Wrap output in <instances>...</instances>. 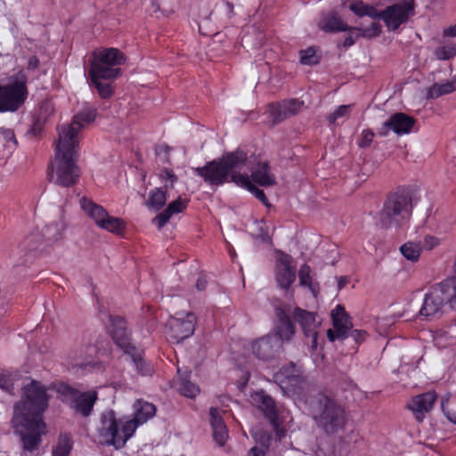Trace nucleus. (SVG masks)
I'll return each instance as SVG.
<instances>
[{"label":"nucleus","mask_w":456,"mask_h":456,"mask_svg":"<svg viewBox=\"0 0 456 456\" xmlns=\"http://www.w3.org/2000/svg\"><path fill=\"white\" fill-rule=\"evenodd\" d=\"M224 411L216 407H211L209 410L210 424L211 427H217L225 425L223 419Z\"/></svg>","instance_id":"obj_48"},{"label":"nucleus","mask_w":456,"mask_h":456,"mask_svg":"<svg viewBox=\"0 0 456 456\" xmlns=\"http://www.w3.org/2000/svg\"><path fill=\"white\" fill-rule=\"evenodd\" d=\"M46 391L41 382L29 379L22 387L21 400L14 406L12 424L20 433L26 451L21 456H28L27 452L37 449L45 432L42 415L48 407Z\"/></svg>","instance_id":"obj_1"},{"label":"nucleus","mask_w":456,"mask_h":456,"mask_svg":"<svg viewBox=\"0 0 456 456\" xmlns=\"http://www.w3.org/2000/svg\"><path fill=\"white\" fill-rule=\"evenodd\" d=\"M268 452H269L268 449H265L259 445H255L248 451V456H266V453Z\"/></svg>","instance_id":"obj_51"},{"label":"nucleus","mask_w":456,"mask_h":456,"mask_svg":"<svg viewBox=\"0 0 456 456\" xmlns=\"http://www.w3.org/2000/svg\"><path fill=\"white\" fill-rule=\"evenodd\" d=\"M303 106V102L291 99L277 104L268 106V118L273 125L282 119L297 113Z\"/></svg>","instance_id":"obj_21"},{"label":"nucleus","mask_w":456,"mask_h":456,"mask_svg":"<svg viewBox=\"0 0 456 456\" xmlns=\"http://www.w3.org/2000/svg\"><path fill=\"white\" fill-rule=\"evenodd\" d=\"M300 61L302 64L312 65L318 61L316 51L313 47H309L300 52Z\"/></svg>","instance_id":"obj_47"},{"label":"nucleus","mask_w":456,"mask_h":456,"mask_svg":"<svg viewBox=\"0 0 456 456\" xmlns=\"http://www.w3.org/2000/svg\"><path fill=\"white\" fill-rule=\"evenodd\" d=\"M440 243V240L434 235H426L421 245L422 249L431 250L437 247Z\"/></svg>","instance_id":"obj_50"},{"label":"nucleus","mask_w":456,"mask_h":456,"mask_svg":"<svg viewBox=\"0 0 456 456\" xmlns=\"http://www.w3.org/2000/svg\"><path fill=\"white\" fill-rule=\"evenodd\" d=\"M38 63H39V61L37 57H31L29 60H28V69H35L37 68L38 66Z\"/></svg>","instance_id":"obj_53"},{"label":"nucleus","mask_w":456,"mask_h":456,"mask_svg":"<svg viewBox=\"0 0 456 456\" xmlns=\"http://www.w3.org/2000/svg\"><path fill=\"white\" fill-rule=\"evenodd\" d=\"M250 403L257 407L264 415L270 420L273 425L274 430L276 431V436L278 439H281L285 436V430L279 428V424L277 421V413L274 403L273 399L265 395L264 391H256L250 395Z\"/></svg>","instance_id":"obj_16"},{"label":"nucleus","mask_w":456,"mask_h":456,"mask_svg":"<svg viewBox=\"0 0 456 456\" xmlns=\"http://www.w3.org/2000/svg\"><path fill=\"white\" fill-rule=\"evenodd\" d=\"M89 363H90V362H80L78 360H76L75 362H74V366L75 367H79V368H84V367H86Z\"/></svg>","instance_id":"obj_57"},{"label":"nucleus","mask_w":456,"mask_h":456,"mask_svg":"<svg viewBox=\"0 0 456 456\" xmlns=\"http://www.w3.org/2000/svg\"><path fill=\"white\" fill-rule=\"evenodd\" d=\"M247 156L242 151L224 155L220 160L211 161L195 172L210 185H221L232 181L239 184L243 173L248 170Z\"/></svg>","instance_id":"obj_4"},{"label":"nucleus","mask_w":456,"mask_h":456,"mask_svg":"<svg viewBox=\"0 0 456 456\" xmlns=\"http://www.w3.org/2000/svg\"><path fill=\"white\" fill-rule=\"evenodd\" d=\"M456 90V79L446 82L444 84H436L430 87L428 94L430 97H439L443 94H447Z\"/></svg>","instance_id":"obj_38"},{"label":"nucleus","mask_w":456,"mask_h":456,"mask_svg":"<svg viewBox=\"0 0 456 456\" xmlns=\"http://www.w3.org/2000/svg\"><path fill=\"white\" fill-rule=\"evenodd\" d=\"M156 413V407L153 403L144 401L142 399L136 400L133 404V418L124 417L126 421H131L134 424L135 430L141 425L146 423L149 419L153 418Z\"/></svg>","instance_id":"obj_25"},{"label":"nucleus","mask_w":456,"mask_h":456,"mask_svg":"<svg viewBox=\"0 0 456 456\" xmlns=\"http://www.w3.org/2000/svg\"><path fill=\"white\" fill-rule=\"evenodd\" d=\"M294 318L302 326L305 336L310 338V347L313 350L317 349V329L321 322L316 319L314 313L306 312L299 308L295 310Z\"/></svg>","instance_id":"obj_19"},{"label":"nucleus","mask_w":456,"mask_h":456,"mask_svg":"<svg viewBox=\"0 0 456 456\" xmlns=\"http://www.w3.org/2000/svg\"><path fill=\"white\" fill-rule=\"evenodd\" d=\"M188 202L189 200L186 197L178 196L176 200L171 201L166 209L153 219V224H155L159 229H161L174 215L182 213L186 209Z\"/></svg>","instance_id":"obj_26"},{"label":"nucleus","mask_w":456,"mask_h":456,"mask_svg":"<svg viewBox=\"0 0 456 456\" xmlns=\"http://www.w3.org/2000/svg\"><path fill=\"white\" fill-rule=\"evenodd\" d=\"M248 170H246L244 173H243V175L239 183V186L248 190V191H250L252 194L255 195V197L256 199H258L261 202H263L264 204L267 205V198L265 194V192L256 188L250 181L249 179V176L247 173Z\"/></svg>","instance_id":"obj_36"},{"label":"nucleus","mask_w":456,"mask_h":456,"mask_svg":"<svg viewBox=\"0 0 456 456\" xmlns=\"http://www.w3.org/2000/svg\"><path fill=\"white\" fill-rule=\"evenodd\" d=\"M28 97L27 76L23 71L11 77L7 83L0 84V112H14Z\"/></svg>","instance_id":"obj_8"},{"label":"nucleus","mask_w":456,"mask_h":456,"mask_svg":"<svg viewBox=\"0 0 456 456\" xmlns=\"http://www.w3.org/2000/svg\"><path fill=\"white\" fill-rule=\"evenodd\" d=\"M349 9L359 17L369 16L374 20L379 17V10L376 7L366 4L361 0L352 1L349 4Z\"/></svg>","instance_id":"obj_31"},{"label":"nucleus","mask_w":456,"mask_h":456,"mask_svg":"<svg viewBox=\"0 0 456 456\" xmlns=\"http://www.w3.org/2000/svg\"><path fill=\"white\" fill-rule=\"evenodd\" d=\"M413 201L414 193L409 188H399L391 193L379 215L381 226L387 229L403 228L411 218Z\"/></svg>","instance_id":"obj_5"},{"label":"nucleus","mask_w":456,"mask_h":456,"mask_svg":"<svg viewBox=\"0 0 456 456\" xmlns=\"http://www.w3.org/2000/svg\"><path fill=\"white\" fill-rule=\"evenodd\" d=\"M452 422H455L456 423V419H450Z\"/></svg>","instance_id":"obj_58"},{"label":"nucleus","mask_w":456,"mask_h":456,"mask_svg":"<svg viewBox=\"0 0 456 456\" xmlns=\"http://www.w3.org/2000/svg\"><path fill=\"white\" fill-rule=\"evenodd\" d=\"M334 330H327V337L330 341L343 339L347 337L351 323L345 309L341 305H337L331 312Z\"/></svg>","instance_id":"obj_20"},{"label":"nucleus","mask_w":456,"mask_h":456,"mask_svg":"<svg viewBox=\"0 0 456 456\" xmlns=\"http://www.w3.org/2000/svg\"><path fill=\"white\" fill-rule=\"evenodd\" d=\"M436 395L434 392H428L414 396L408 403V408L414 415L417 421L424 420L425 416L434 406Z\"/></svg>","instance_id":"obj_23"},{"label":"nucleus","mask_w":456,"mask_h":456,"mask_svg":"<svg viewBox=\"0 0 456 456\" xmlns=\"http://www.w3.org/2000/svg\"><path fill=\"white\" fill-rule=\"evenodd\" d=\"M455 295L451 299V305L456 309V281L454 284ZM434 342L436 346L444 348L456 343V324L450 326L448 330H440L434 336Z\"/></svg>","instance_id":"obj_27"},{"label":"nucleus","mask_w":456,"mask_h":456,"mask_svg":"<svg viewBox=\"0 0 456 456\" xmlns=\"http://www.w3.org/2000/svg\"><path fill=\"white\" fill-rule=\"evenodd\" d=\"M414 123V119L407 114L395 113L383 124V131L380 133L387 135L389 131H393L398 135L405 134L411 131Z\"/></svg>","instance_id":"obj_24"},{"label":"nucleus","mask_w":456,"mask_h":456,"mask_svg":"<svg viewBox=\"0 0 456 456\" xmlns=\"http://www.w3.org/2000/svg\"><path fill=\"white\" fill-rule=\"evenodd\" d=\"M298 277L300 285L308 289L314 297H317L319 293V284L312 275V270L307 265H303L300 267Z\"/></svg>","instance_id":"obj_30"},{"label":"nucleus","mask_w":456,"mask_h":456,"mask_svg":"<svg viewBox=\"0 0 456 456\" xmlns=\"http://www.w3.org/2000/svg\"><path fill=\"white\" fill-rule=\"evenodd\" d=\"M353 105H341L338 107L332 113L328 116L330 124L334 125L339 119L348 118Z\"/></svg>","instance_id":"obj_42"},{"label":"nucleus","mask_w":456,"mask_h":456,"mask_svg":"<svg viewBox=\"0 0 456 456\" xmlns=\"http://www.w3.org/2000/svg\"><path fill=\"white\" fill-rule=\"evenodd\" d=\"M414 1L401 0L399 3L379 11L378 19L382 20L389 31L396 30L401 25L406 23L413 14Z\"/></svg>","instance_id":"obj_13"},{"label":"nucleus","mask_w":456,"mask_h":456,"mask_svg":"<svg viewBox=\"0 0 456 456\" xmlns=\"http://www.w3.org/2000/svg\"><path fill=\"white\" fill-rule=\"evenodd\" d=\"M358 30L363 37L372 38L380 35L382 26L378 22H371L370 26L360 28Z\"/></svg>","instance_id":"obj_45"},{"label":"nucleus","mask_w":456,"mask_h":456,"mask_svg":"<svg viewBox=\"0 0 456 456\" xmlns=\"http://www.w3.org/2000/svg\"><path fill=\"white\" fill-rule=\"evenodd\" d=\"M159 176L160 181L164 183L163 189L166 192L168 189H173L175 183L177 182V176L171 169L165 168L161 170Z\"/></svg>","instance_id":"obj_43"},{"label":"nucleus","mask_w":456,"mask_h":456,"mask_svg":"<svg viewBox=\"0 0 456 456\" xmlns=\"http://www.w3.org/2000/svg\"><path fill=\"white\" fill-rule=\"evenodd\" d=\"M422 251L420 242L409 240L400 247L401 254L409 261L416 262L419 260Z\"/></svg>","instance_id":"obj_34"},{"label":"nucleus","mask_w":456,"mask_h":456,"mask_svg":"<svg viewBox=\"0 0 456 456\" xmlns=\"http://www.w3.org/2000/svg\"><path fill=\"white\" fill-rule=\"evenodd\" d=\"M275 277L278 285L282 289H289L296 279V269L293 265V259L284 253H278Z\"/></svg>","instance_id":"obj_18"},{"label":"nucleus","mask_w":456,"mask_h":456,"mask_svg":"<svg viewBox=\"0 0 456 456\" xmlns=\"http://www.w3.org/2000/svg\"><path fill=\"white\" fill-rule=\"evenodd\" d=\"M374 134L370 130H363L361 134L360 139L358 140L359 147L364 148L370 146Z\"/></svg>","instance_id":"obj_49"},{"label":"nucleus","mask_w":456,"mask_h":456,"mask_svg":"<svg viewBox=\"0 0 456 456\" xmlns=\"http://www.w3.org/2000/svg\"><path fill=\"white\" fill-rule=\"evenodd\" d=\"M206 284H207V281H206L205 278H203V277L198 278L197 284H196L198 289H200V290L204 289L206 288Z\"/></svg>","instance_id":"obj_54"},{"label":"nucleus","mask_w":456,"mask_h":456,"mask_svg":"<svg viewBox=\"0 0 456 456\" xmlns=\"http://www.w3.org/2000/svg\"><path fill=\"white\" fill-rule=\"evenodd\" d=\"M196 317L192 313H176L167 322L171 338L180 342L191 337L195 330Z\"/></svg>","instance_id":"obj_14"},{"label":"nucleus","mask_w":456,"mask_h":456,"mask_svg":"<svg viewBox=\"0 0 456 456\" xmlns=\"http://www.w3.org/2000/svg\"><path fill=\"white\" fill-rule=\"evenodd\" d=\"M444 35L448 37H456V25L452 26L444 30Z\"/></svg>","instance_id":"obj_55"},{"label":"nucleus","mask_w":456,"mask_h":456,"mask_svg":"<svg viewBox=\"0 0 456 456\" xmlns=\"http://www.w3.org/2000/svg\"><path fill=\"white\" fill-rule=\"evenodd\" d=\"M252 179L261 186L275 184V176L272 174L269 165L266 162H259L252 169Z\"/></svg>","instance_id":"obj_28"},{"label":"nucleus","mask_w":456,"mask_h":456,"mask_svg":"<svg viewBox=\"0 0 456 456\" xmlns=\"http://www.w3.org/2000/svg\"><path fill=\"white\" fill-rule=\"evenodd\" d=\"M320 27L327 31H345L347 26L335 13H330L321 22Z\"/></svg>","instance_id":"obj_35"},{"label":"nucleus","mask_w":456,"mask_h":456,"mask_svg":"<svg viewBox=\"0 0 456 456\" xmlns=\"http://www.w3.org/2000/svg\"><path fill=\"white\" fill-rule=\"evenodd\" d=\"M348 282V279L346 277H340L338 281V289H341L343 287H345Z\"/></svg>","instance_id":"obj_56"},{"label":"nucleus","mask_w":456,"mask_h":456,"mask_svg":"<svg viewBox=\"0 0 456 456\" xmlns=\"http://www.w3.org/2000/svg\"><path fill=\"white\" fill-rule=\"evenodd\" d=\"M124 61L123 53L117 48H102L93 53L89 76L101 97L108 98L112 94V88L107 81L120 74L119 66Z\"/></svg>","instance_id":"obj_3"},{"label":"nucleus","mask_w":456,"mask_h":456,"mask_svg":"<svg viewBox=\"0 0 456 456\" xmlns=\"http://www.w3.org/2000/svg\"><path fill=\"white\" fill-rule=\"evenodd\" d=\"M281 348V339L276 335H267L252 343L253 354L261 360L274 356Z\"/></svg>","instance_id":"obj_22"},{"label":"nucleus","mask_w":456,"mask_h":456,"mask_svg":"<svg viewBox=\"0 0 456 456\" xmlns=\"http://www.w3.org/2000/svg\"><path fill=\"white\" fill-rule=\"evenodd\" d=\"M176 389L181 395L189 398L196 397L200 393V387L186 379H179L176 383Z\"/></svg>","instance_id":"obj_37"},{"label":"nucleus","mask_w":456,"mask_h":456,"mask_svg":"<svg viewBox=\"0 0 456 456\" xmlns=\"http://www.w3.org/2000/svg\"><path fill=\"white\" fill-rule=\"evenodd\" d=\"M66 230V223L62 218L53 221L45 225L43 235L48 241H58L63 238Z\"/></svg>","instance_id":"obj_29"},{"label":"nucleus","mask_w":456,"mask_h":456,"mask_svg":"<svg viewBox=\"0 0 456 456\" xmlns=\"http://www.w3.org/2000/svg\"><path fill=\"white\" fill-rule=\"evenodd\" d=\"M250 433L256 443V445H259L269 450L271 436L267 432L261 429L260 428H254L250 430Z\"/></svg>","instance_id":"obj_40"},{"label":"nucleus","mask_w":456,"mask_h":456,"mask_svg":"<svg viewBox=\"0 0 456 456\" xmlns=\"http://www.w3.org/2000/svg\"><path fill=\"white\" fill-rule=\"evenodd\" d=\"M111 336L115 343L121 347L124 352L130 356L137 371L142 375H149L152 372V368L150 364L143 361V353L142 350L134 346L129 338V334L126 330V322L122 318H116L112 322Z\"/></svg>","instance_id":"obj_9"},{"label":"nucleus","mask_w":456,"mask_h":456,"mask_svg":"<svg viewBox=\"0 0 456 456\" xmlns=\"http://www.w3.org/2000/svg\"><path fill=\"white\" fill-rule=\"evenodd\" d=\"M350 336L357 342L361 343L365 339L366 332L360 330H354L351 331Z\"/></svg>","instance_id":"obj_52"},{"label":"nucleus","mask_w":456,"mask_h":456,"mask_svg":"<svg viewBox=\"0 0 456 456\" xmlns=\"http://www.w3.org/2000/svg\"><path fill=\"white\" fill-rule=\"evenodd\" d=\"M135 432L134 424L126 421L125 418L117 419L114 411H103L99 418L96 427V440L99 444L123 448Z\"/></svg>","instance_id":"obj_6"},{"label":"nucleus","mask_w":456,"mask_h":456,"mask_svg":"<svg viewBox=\"0 0 456 456\" xmlns=\"http://www.w3.org/2000/svg\"><path fill=\"white\" fill-rule=\"evenodd\" d=\"M213 437L216 444L224 445L228 439V430L226 425L212 427Z\"/></svg>","instance_id":"obj_46"},{"label":"nucleus","mask_w":456,"mask_h":456,"mask_svg":"<svg viewBox=\"0 0 456 456\" xmlns=\"http://www.w3.org/2000/svg\"><path fill=\"white\" fill-rule=\"evenodd\" d=\"M273 379L282 391L289 395H294L304 381L300 368L294 363L283 366L274 374Z\"/></svg>","instance_id":"obj_15"},{"label":"nucleus","mask_w":456,"mask_h":456,"mask_svg":"<svg viewBox=\"0 0 456 456\" xmlns=\"http://www.w3.org/2000/svg\"><path fill=\"white\" fill-rule=\"evenodd\" d=\"M57 391L62 402L85 417L91 414L94 404L97 400V392L94 390L81 393L68 385L61 384Z\"/></svg>","instance_id":"obj_12"},{"label":"nucleus","mask_w":456,"mask_h":456,"mask_svg":"<svg viewBox=\"0 0 456 456\" xmlns=\"http://www.w3.org/2000/svg\"><path fill=\"white\" fill-rule=\"evenodd\" d=\"M435 56L438 60H450L456 55V45H445L435 50Z\"/></svg>","instance_id":"obj_44"},{"label":"nucleus","mask_w":456,"mask_h":456,"mask_svg":"<svg viewBox=\"0 0 456 456\" xmlns=\"http://www.w3.org/2000/svg\"><path fill=\"white\" fill-rule=\"evenodd\" d=\"M167 196V192L162 188H155L149 193V198L146 200V206L153 210H159L166 204Z\"/></svg>","instance_id":"obj_32"},{"label":"nucleus","mask_w":456,"mask_h":456,"mask_svg":"<svg viewBox=\"0 0 456 456\" xmlns=\"http://www.w3.org/2000/svg\"><path fill=\"white\" fill-rule=\"evenodd\" d=\"M310 411L316 424L327 434H335L345 428L344 408L325 394H318L311 399Z\"/></svg>","instance_id":"obj_7"},{"label":"nucleus","mask_w":456,"mask_h":456,"mask_svg":"<svg viewBox=\"0 0 456 456\" xmlns=\"http://www.w3.org/2000/svg\"><path fill=\"white\" fill-rule=\"evenodd\" d=\"M295 333V330L292 322L288 317H281L280 319L279 324L276 328V332L273 335L278 336V338L281 339V346L284 341L289 340Z\"/></svg>","instance_id":"obj_33"},{"label":"nucleus","mask_w":456,"mask_h":456,"mask_svg":"<svg viewBox=\"0 0 456 456\" xmlns=\"http://www.w3.org/2000/svg\"><path fill=\"white\" fill-rule=\"evenodd\" d=\"M15 375L6 370H0V388L9 394L14 391Z\"/></svg>","instance_id":"obj_39"},{"label":"nucleus","mask_w":456,"mask_h":456,"mask_svg":"<svg viewBox=\"0 0 456 456\" xmlns=\"http://www.w3.org/2000/svg\"><path fill=\"white\" fill-rule=\"evenodd\" d=\"M80 206L99 228L116 234H120L124 231L126 223L123 219L110 216L102 206L93 200L82 198Z\"/></svg>","instance_id":"obj_11"},{"label":"nucleus","mask_w":456,"mask_h":456,"mask_svg":"<svg viewBox=\"0 0 456 456\" xmlns=\"http://www.w3.org/2000/svg\"><path fill=\"white\" fill-rule=\"evenodd\" d=\"M96 116V110L92 106H86L82 110L77 112L72 120L71 124L62 125L58 130V137L66 128L72 131L71 139L69 142L75 141L76 145L79 144V132L82 128L91 124Z\"/></svg>","instance_id":"obj_17"},{"label":"nucleus","mask_w":456,"mask_h":456,"mask_svg":"<svg viewBox=\"0 0 456 456\" xmlns=\"http://www.w3.org/2000/svg\"><path fill=\"white\" fill-rule=\"evenodd\" d=\"M71 134L72 131L66 128L58 137L55 156L49 174L51 181L65 187L75 184L80 175L76 164L78 146L75 141H69L71 139Z\"/></svg>","instance_id":"obj_2"},{"label":"nucleus","mask_w":456,"mask_h":456,"mask_svg":"<svg viewBox=\"0 0 456 456\" xmlns=\"http://www.w3.org/2000/svg\"><path fill=\"white\" fill-rule=\"evenodd\" d=\"M71 447V439L67 436H61L53 451V456H69Z\"/></svg>","instance_id":"obj_41"},{"label":"nucleus","mask_w":456,"mask_h":456,"mask_svg":"<svg viewBox=\"0 0 456 456\" xmlns=\"http://www.w3.org/2000/svg\"><path fill=\"white\" fill-rule=\"evenodd\" d=\"M455 281L456 278L432 287L425 295L419 314L427 318L434 316L442 309L444 302L451 304V299L455 295Z\"/></svg>","instance_id":"obj_10"}]
</instances>
